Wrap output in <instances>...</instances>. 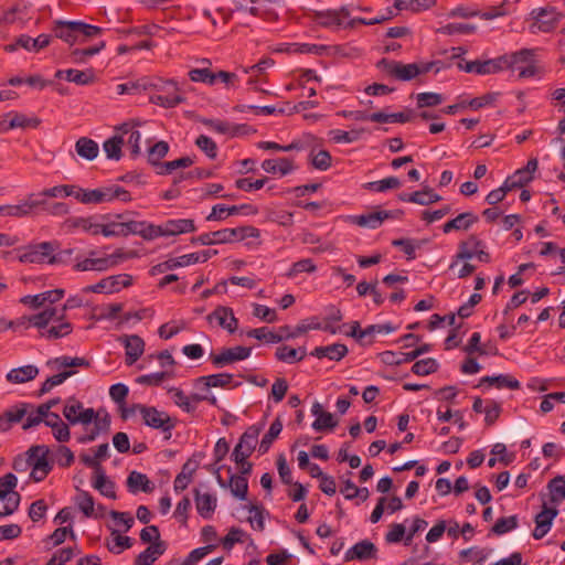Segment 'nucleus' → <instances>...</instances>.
<instances>
[{
    "mask_svg": "<svg viewBox=\"0 0 565 565\" xmlns=\"http://www.w3.org/2000/svg\"><path fill=\"white\" fill-rule=\"evenodd\" d=\"M33 327L39 330V335L46 340H57L73 332V324L64 319L55 307H46L41 312L33 315Z\"/></svg>",
    "mask_w": 565,
    "mask_h": 565,
    "instance_id": "f257e3e1",
    "label": "nucleus"
},
{
    "mask_svg": "<svg viewBox=\"0 0 565 565\" xmlns=\"http://www.w3.org/2000/svg\"><path fill=\"white\" fill-rule=\"evenodd\" d=\"M138 411L142 417L143 424L152 429L161 430L166 439H170L172 430L177 425V419L171 417L167 412L159 411L154 406L135 404L130 409L122 412V418H127L129 413Z\"/></svg>",
    "mask_w": 565,
    "mask_h": 565,
    "instance_id": "f03ea898",
    "label": "nucleus"
},
{
    "mask_svg": "<svg viewBox=\"0 0 565 565\" xmlns=\"http://www.w3.org/2000/svg\"><path fill=\"white\" fill-rule=\"evenodd\" d=\"M248 237H259L258 228L250 225L239 226L235 228H223L212 233H204L196 237H192L191 243L201 245H215L239 242Z\"/></svg>",
    "mask_w": 565,
    "mask_h": 565,
    "instance_id": "7ed1b4c3",
    "label": "nucleus"
},
{
    "mask_svg": "<svg viewBox=\"0 0 565 565\" xmlns=\"http://www.w3.org/2000/svg\"><path fill=\"white\" fill-rule=\"evenodd\" d=\"M534 56L535 50L533 49H522L510 55H502L499 57V60H504L500 63L501 71H518L520 78L532 77L537 72Z\"/></svg>",
    "mask_w": 565,
    "mask_h": 565,
    "instance_id": "20e7f679",
    "label": "nucleus"
},
{
    "mask_svg": "<svg viewBox=\"0 0 565 565\" xmlns=\"http://www.w3.org/2000/svg\"><path fill=\"white\" fill-rule=\"evenodd\" d=\"M529 15L532 21L529 29L533 34L553 32L565 18V14L553 6L534 8Z\"/></svg>",
    "mask_w": 565,
    "mask_h": 565,
    "instance_id": "39448f33",
    "label": "nucleus"
},
{
    "mask_svg": "<svg viewBox=\"0 0 565 565\" xmlns=\"http://www.w3.org/2000/svg\"><path fill=\"white\" fill-rule=\"evenodd\" d=\"M18 479L12 472L0 478V519L13 514L20 505L21 494L14 491Z\"/></svg>",
    "mask_w": 565,
    "mask_h": 565,
    "instance_id": "423d86ee",
    "label": "nucleus"
},
{
    "mask_svg": "<svg viewBox=\"0 0 565 565\" xmlns=\"http://www.w3.org/2000/svg\"><path fill=\"white\" fill-rule=\"evenodd\" d=\"M114 200L127 203L130 202L132 198L129 191L117 184L93 190L84 189V193H82L79 198V202L83 204H99L111 202Z\"/></svg>",
    "mask_w": 565,
    "mask_h": 565,
    "instance_id": "0eeeda50",
    "label": "nucleus"
},
{
    "mask_svg": "<svg viewBox=\"0 0 565 565\" xmlns=\"http://www.w3.org/2000/svg\"><path fill=\"white\" fill-rule=\"evenodd\" d=\"M264 427V424L249 426L239 437L238 444L234 447L232 452V460L239 463L246 460L255 450L258 436Z\"/></svg>",
    "mask_w": 565,
    "mask_h": 565,
    "instance_id": "6e6552de",
    "label": "nucleus"
},
{
    "mask_svg": "<svg viewBox=\"0 0 565 565\" xmlns=\"http://www.w3.org/2000/svg\"><path fill=\"white\" fill-rule=\"evenodd\" d=\"M376 66L390 76L403 82L412 81L419 75L417 63L403 64L402 62L382 58Z\"/></svg>",
    "mask_w": 565,
    "mask_h": 565,
    "instance_id": "1a4fd4ad",
    "label": "nucleus"
},
{
    "mask_svg": "<svg viewBox=\"0 0 565 565\" xmlns=\"http://www.w3.org/2000/svg\"><path fill=\"white\" fill-rule=\"evenodd\" d=\"M44 203L40 201V196L35 194H30L19 204H6L0 205V215L1 216H12V217H25L30 215H36L40 213V206Z\"/></svg>",
    "mask_w": 565,
    "mask_h": 565,
    "instance_id": "9d476101",
    "label": "nucleus"
},
{
    "mask_svg": "<svg viewBox=\"0 0 565 565\" xmlns=\"http://www.w3.org/2000/svg\"><path fill=\"white\" fill-rule=\"evenodd\" d=\"M132 285V277L128 274H119L106 277L95 285L86 286L84 292L96 294H114L118 292L121 288H127Z\"/></svg>",
    "mask_w": 565,
    "mask_h": 565,
    "instance_id": "9b49d317",
    "label": "nucleus"
},
{
    "mask_svg": "<svg viewBox=\"0 0 565 565\" xmlns=\"http://www.w3.org/2000/svg\"><path fill=\"white\" fill-rule=\"evenodd\" d=\"M63 415L71 425H88L96 417L94 408H84L75 397H71L63 408Z\"/></svg>",
    "mask_w": 565,
    "mask_h": 565,
    "instance_id": "f8f14e48",
    "label": "nucleus"
},
{
    "mask_svg": "<svg viewBox=\"0 0 565 565\" xmlns=\"http://www.w3.org/2000/svg\"><path fill=\"white\" fill-rule=\"evenodd\" d=\"M503 60H499V57L486 60V61L476 60V61H471V62L465 61L463 58H461V61L457 64V66L460 71H463L466 73H475L478 75H488V74H495V73L500 72L501 71L500 63Z\"/></svg>",
    "mask_w": 565,
    "mask_h": 565,
    "instance_id": "ddd939ff",
    "label": "nucleus"
},
{
    "mask_svg": "<svg viewBox=\"0 0 565 565\" xmlns=\"http://www.w3.org/2000/svg\"><path fill=\"white\" fill-rule=\"evenodd\" d=\"M250 353V348L237 345L234 348L224 349L218 354L211 353L210 360L216 367H223L227 364H232L236 361H242L249 358Z\"/></svg>",
    "mask_w": 565,
    "mask_h": 565,
    "instance_id": "4468645a",
    "label": "nucleus"
},
{
    "mask_svg": "<svg viewBox=\"0 0 565 565\" xmlns=\"http://www.w3.org/2000/svg\"><path fill=\"white\" fill-rule=\"evenodd\" d=\"M32 407L29 403H19L0 415V431H8L13 424L20 423Z\"/></svg>",
    "mask_w": 565,
    "mask_h": 565,
    "instance_id": "2eb2a0df",
    "label": "nucleus"
},
{
    "mask_svg": "<svg viewBox=\"0 0 565 565\" xmlns=\"http://www.w3.org/2000/svg\"><path fill=\"white\" fill-rule=\"evenodd\" d=\"M377 553V547L374 543L369 540H363L354 544L351 548L345 552L344 561L350 562L353 559L358 561H366L371 558H375Z\"/></svg>",
    "mask_w": 565,
    "mask_h": 565,
    "instance_id": "dca6fc26",
    "label": "nucleus"
},
{
    "mask_svg": "<svg viewBox=\"0 0 565 565\" xmlns=\"http://www.w3.org/2000/svg\"><path fill=\"white\" fill-rule=\"evenodd\" d=\"M195 508L200 516L210 520L217 507V499L212 493H201L199 489L193 490Z\"/></svg>",
    "mask_w": 565,
    "mask_h": 565,
    "instance_id": "f3484780",
    "label": "nucleus"
},
{
    "mask_svg": "<svg viewBox=\"0 0 565 565\" xmlns=\"http://www.w3.org/2000/svg\"><path fill=\"white\" fill-rule=\"evenodd\" d=\"M350 11L348 7H341L339 10H326V11H316L315 20L321 24L322 26H344L342 19L349 18Z\"/></svg>",
    "mask_w": 565,
    "mask_h": 565,
    "instance_id": "a211bd4d",
    "label": "nucleus"
},
{
    "mask_svg": "<svg viewBox=\"0 0 565 565\" xmlns=\"http://www.w3.org/2000/svg\"><path fill=\"white\" fill-rule=\"evenodd\" d=\"M207 319L211 321L215 319L220 327L227 330L230 333H233L237 329L238 321L234 316L232 308L218 306L207 316Z\"/></svg>",
    "mask_w": 565,
    "mask_h": 565,
    "instance_id": "6ab92c4d",
    "label": "nucleus"
},
{
    "mask_svg": "<svg viewBox=\"0 0 565 565\" xmlns=\"http://www.w3.org/2000/svg\"><path fill=\"white\" fill-rule=\"evenodd\" d=\"M125 361L127 365H132L142 355L145 351V341L137 334L126 335L124 338Z\"/></svg>",
    "mask_w": 565,
    "mask_h": 565,
    "instance_id": "aec40b11",
    "label": "nucleus"
},
{
    "mask_svg": "<svg viewBox=\"0 0 565 565\" xmlns=\"http://www.w3.org/2000/svg\"><path fill=\"white\" fill-rule=\"evenodd\" d=\"M52 31L55 38L71 45L74 44L78 38L77 21H54Z\"/></svg>",
    "mask_w": 565,
    "mask_h": 565,
    "instance_id": "412c9836",
    "label": "nucleus"
},
{
    "mask_svg": "<svg viewBox=\"0 0 565 565\" xmlns=\"http://www.w3.org/2000/svg\"><path fill=\"white\" fill-rule=\"evenodd\" d=\"M478 221L479 216L473 212H463L446 222L443 225V232L448 234L451 231H468Z\"/></svg>",
    "mask_w": 565,
    "mask_h": 565,
    "instance_id": "4be33fe9",
    "label": "nucleus"
},
{
    "mask_svg": "<svg viewBox=\"0 0 565 565\" xmlns=\"http://www.w3.org/2000/svg\"><path fill=\"white\" fill-rule=\"evenodd\" d=\"M164 236H175L196 231L192 218L168 220L162 224Z\"/></svg>",
    "mask_w": 565,
    "mask_h": 565,
    "instance_id": "5701e85b",
    "label": "nucleus"
},
{
    "mask_svg": "<svg viewBox=\"0 0 565 565\" xmlns=\"http://www.w3.org/2000/svg\"><path fill=\"white\" fill-rule=\"evenodd\" d=\"M136 227V221H127L120 223L111 222L108 224H102L100 234H103L106 237H126L130 234L135 235Z\"/></svg>",
    "mask_w": 565,
    "mask_h": 565,
    "instance_id": "b1692460",
    "label": "nucleus"
},
{
    "mask_svg": "<svg viewBox=\"0 0 565 565\" xmlns=\"http://www.w3.org/2000/svg\"><path fill=\"white\" fill-rule=\"evenodd\" d=\"M349 350L348 347L343 343H333L326 347H317L311 352L310 355L316 356L318 359L328 358L331 361H340L347 354Z\"/></svg>",
    "mask_w": 565,
    "mask_h": 565,
    "instance_id": "393cba45",
    "label": "nucleus"
},
{
    "mask_svg": "<svg viewBox=\"0 0 565 565\" xmlns=\"http://www.w3.org/2000/svg\"><path fill=\"white\" fill-rule=\"evenodd\" d=\"M49 448L46 446H32L28 450V465L33 470H41L42 468H52V463L47 458Z\"/></svg>",
    "mask_w": 565,
    "mask_h": 565,
    "instance_id": "a878e982",
    "label": "nucleus"
},
{
    "mask_svg": "<svg viewBox=\"0 0 565 565\" xmlns=\"http://www.w3.org/2000/svg\"><path fill=\"white\" fill-rule=\"evenodd\" d=\"M262 169L267 173L287 175L291 173L296 167L294 161L289 158H277L264 160L262 162Z\"/></svg>",
    "mask_w": 565,
    "mask_h": 565,
    "instance_id": "bb28decb",
    "label": "nucleus"
},
{
    "mask_svg": "<svg viewBox=\"0 0 565 565\" xmlns=\"http://www.w3.org/2000/svg\"><path fill=\"white\" fill-rule=\"evenodd\" d=\"M126 483L129 492L131 493H137L138 491L150 493L154 489L153 483L149 480L147 475L138 471H131Z\"/></svg>",
    "mask_w": 565,
    "mask_h": 565,
    "instance_id": "cd10ccee",
    "label": "nucleus"
},
{
    "mask_svg": "<svg viewBox=\"0 0 565 565\" xmlns=\"http://www.w3.org/2000/svg\"><path fill=\"white\" fill-rule=\"evenodd\" d=\"M166 550L167 543L164 541L153 542L136 557L135 565H151Z\"/></svg>",
    "mask_w": 565,
    "mask_h": 565,
    "instance_id": "c85d7f7f",
    "label": "nucleus"
},
{
    "mask_svg": "<svg viewBox=\"0 0 565 565\" xmlns=\"http://www.w3.org/2000/svg\"><path fill=\"white\" fill-rule=\"evenodd\" d=\"M385 220H387V213H385L384 210L352 216V221L355 225L372 230L380 227Z\"/></svg>",
    "mask_w": 565,
    "mask_h": 565,
    "instance_id": "c756f323",
    "label": "nucleus"
},
{
    "mask_svg": "<svg viewBox=\"0 0 565 565\" xmlns=\"http://www.w3.org/2000/svg\"><path fill=\"white\" fill-rule=\"evenodd\" d=\"M233 380L230 373H218L212 375L200 376L195 380V386L203 385V391L209 392L211 387H225Z\"/></svg>",
    "mask_w": 565,
    "mask_h": 565,
    "instance_id": "7c9ffc66",
    "label": "nucleus"
},
{
    "mask_svg": "<svg viewBox=\"0 0 565 565\" xmlns=\"http://www.w3.org/2000/svg\"><path fill=\"white\" fill-rule=\"evenodd\" d=\"M51 39V35L44 33L35 39L28 34H21L18 36V44L29 52H39L50 45Z\"/></svg>",
    "mask_w": 565,
    "mask_h": 565,
    "instance_id": "2f4dec72",
    "label": "nucleus"
},
{
    "mask_svg": "<svg viewBox=\"0 0 565 565\" xmlns=\"http://www.w3.org/2000/svg\"><path fill=\"white\" fill-rule=\"evenodd\" d=\"M320 328H321V323L318 321V319L311 318L310 322H307V320L301 321L292 331L290 330L289 326L280 327L279 331L282 333V339L288 340V339H295V338L299 337L300 334L308 332L309 330H316V329H320Z\"/></svg>",
    "mask_w": 565,
    "mask_h": 565,
    "instance_id": "473e14b6",
    "label": "nucleus"
},
{
    "mask_svg": "<svg viewBox=\"0 0 565 565\" xmlns=\"http://www.w3.org/2000/svg\"><path fill=\"white\" fill-rule=\"evenodd\" d=\"M39 374V369L34 365H24L12 369L7 374V381L14 384H21L33 380Z\"/></svg>",
    "mask_w": 565,
    "mask_h": 565,
    "instance_id": "72a5a7b5",
    "label": "nucleus"
},
{
    "mask_svg": "<svg viewBox=\"0 0 565 565\" xmlns=\"http://www.w3.org/2000/svg\"><path fill=\"white\" fill-rule=\"evenodd\" d=\"M75 150L79 157L88 161H92L95 158H97L99 153L98 143L88 137L78 138L75 143Z\"/></svg>",
    "mask_w": 565,
    "mask_h": 565,
    "instance_id": "f704fd0d",
    "label": "nucleus"
},
{
    "mask_svg": "<svg viewBox=\"0 0 565 565\" xmlns=\"http://www.w3.org/2000/svg\"><path fill=\"white\" fill-rule=\"evenodd\" d=\"M60 244L57 242H42L36 244V248L40 250L41 257L44 258V263L49 264H57L62 260V254H71L72 250H64L58 254H54V252L58 248Z\"/></svg>",
    "mask_w": 565,
    "mask_h": 565,
    "instance_id": "c9c22d12",
    "label": "nucleus"
},
{
    "mask_svg": "<svg viewBox=\"0 0 565 565\" xmlns=\"http://www.w3.org/2000/svg\"><path fill=\"white\" fill-rule=\"evenodd\" d=\"M75 504L83 512L86 518H98V514L95 513V501L93 495L85 491L77 489V494L75 497Z\"/></svg>",
    "mask_w": 565,
    "mask_h": 565,
    "instance_id": "e433bc0d",
    "label": "nucleus"
},
{
    "mask_svg": "<svg viewBox=\"0 0 565 565\" xmlns=\"http://www.w3.org/2000/svg\"><path fill=\"white\" fill-rule=\"evenodd\" d=\"M489 384L494 385L497 388H510V390H519L521 387L520 382L508 374H499L497 376H483L480 380V384Z\"/></svg>",
    "mask_w": 565,
    "mask_h": 565,
    "instance_id": "4c0bfd02",
    "label": "nucleus"
},
{
    "mask_svg": "<svg viewBox=\"0 0 565 565\" xmlns=\"http://www.w3.org/2000/svg\"><path fill=\"white\" fill-rule=\"evenodd\" d=\"M436 4V0H395L394 9L397 11L420 12L428 10Z\"/></svg>",
    "mask_w": 565,
    "mask_h": 565,
    "instance_id": "58836bf2",
    "label": "nucleus"
},
{
    "mask_svg": "<svg viewBox=\"0 0 565 565\" xmlns=\"http://www.w3.org/2000/svg\"><path fill=\"white\" fill-rule=\"evenodd\" d=\"M282 430V422L277 417L270 425L268 431L264 435L260 440L258 451L260 455H265L271 447L275 439L279 436Z\"/></svg>",
    "mask_w": 565,
    "mask_h": 565,
    "instance_id": "ea45409f",
    "label": "nucleus"
},
{
    "mask_svg": "<svg viewBox=\"0 0 565 565\" xmlns=\"http://www.w3.org/2000/svg\"><path fill=\"white\" fill-rule=\"evenodd\" d=\"M136 225L137 227L135 235H139L146 241H152L154 238L164 236L162 224L154 225L146 221H136Z\"/></svg>",
    "mask_w": 565,
    "mask_h": 565,
    "instance_id": "a19ab883",
    "label": "nucleus"
},
{
    "mask_svg": "<svg viewBox=\"0 0 565 565\" xmlns=\"http://www.w3.org/2000/svg\"><path fill=\"white\" fill-rule=\"evenodd\" d=\"M93 487L98 490L100 494L109 499H116L115 483L106 477L104 469L95 472Z\"/></svg>",
    "mask_w": 565,
    "mask_h": 565,
    "instance_id": "79ce46f5",
    "label": "nucleus"
},
{
    "mask_svg": "<svg viewBox=\"0 0 565 565\" xmlns=\"http://www.w3.org/2000/svg\"><path fill=\"white\" fill-rule=\"evenodd\" d=\"M201 122L204 126L209 127L210 129H212L218 134H224V135L228 134L232 136L237 135L241 131V129L244 127L241 125H231L230 122L224 121V120L209 119V118L201 119Z\"/></svg>",
    "mask_w": 565,
    "mask_h": 565,
    "instance_id": "37998d69",
    "label": "nucleus"
},
{
    "mask_svg": "<svg viewBox=\"0 0 565 565\" xmlns=\"http://www.w3.org/2000/svg\"><path fill=\"white\" fill-rule=\"evenodd\" d=\"M550 491V501L554 504H559L565 500V478L563 476H556L551 479L547 483Z\"/></svg>",
    "mask_w": 565,
    "mask_h": 565,
    "instance_id": "c03bdc74",
    "label": "nucleus"
},
{
    "mask_svg": "<svg viewBox=\"0 0 565 565\" xmlns=\"http://www.w3.org/2000/svg\"><path fill=\"white\" fill-rule=\"evenodd\" d=\"M124 145L122 136H113L103 143L106 157L110 160H119L122 157L121 147Z\"/></svg>",
    "mask_w": 565,
    "mask_h": 565,
    "instance_id": "a18cd8bd",
    "label": "nucleus"
},
{
    "mask_svg": "<svg viewBox=\"0 0 565 565\" xmlns=\"http://www.w3.org/2000/svg\"><path fill=\"white\" fill-rule=\"evenodd\" d=\"M246 335L260 341H265L267 343H279L284 341L282 333L280 331L276 333L266 327L250 329L246 332Z\"/></svg>",
    "mask_w": 565,
    "mask_h": 565,
    "instance_id": "49530a36",
    "label": "nucleus"
},
{
    "mask_svg": "<svg viewBox=\"0 0 565 565\" xmlns=\"http://www.w3.org/2000/svg\"><path fill=\"white\" fill-rule=\"evenodd\" d=\"M12 116L11 120L8 122V127L15 129V128H38L41 124V119L38 117L29 118L23 114L20 113H8L6 115Z\"/></svg>",
    "mask_w": 565,
    "mask_h": 565,
    "instance_id": "de8ad7c7",
    "label": "nucleus"
},
{
    "mask_svg": "<svg viewBox=\"0 0 565 565\" xmlns=\"http://www.w3.org/2000/svg\"><path fill=\"white\" fill-rule=\"evenodd\" d=\"M227 487L231 488L232 494L239 500L247 499L248 481L245 476L232 475Z\"/></svg>",
    "mask_w": 565,
    "mask_h": 565,
    "instance_id": "09e8293b",
    "label": "nucleus"
},
{
    "mask_svg": "<svg viewBox=\"0 0 565 565\" xmlns=\"http://www.w3.org/2000/svg\"><path fill=\"white\" fill-rule=\"evenodd\" d=\"M169 152V145L167 141H158L148 150V162L160 169L161 159H163Z\"/></svg>",
    "mask_w": 565,
    "mask_h": 565,
    "instance_id": "8fccbe9b",
    "label": "nucleus"
},
{
    "mask_svg": "<svg viewBox=\"0 0 565 565\" xmlns=\"http://www.w3.org/2000/svg\"><path fill=\"white\" fill-rule=\"evenodd\" d=\"M298 353L299 350H296L295 348L281 345L276 349L275 356L278 361L291 364L303 360L307 354L306 350H302L301 355H298Z\"/></svg>",
    "mask_w": 565,
    "mask_h": 565,
    "instance_id": "3c124183",
    "label": "nucleus"
},
{
    "mask_svg": "<svg viewBox=\"0 0 565 565\" xmlns=\"http://www.w3.org/2000/svg\"><path fill=\"white\" fill-rule=\"evenodd\" d=\"M402 182L397 177H388L380 181H372L363 184V188L370 191L385 192L391 189L401 188Z\"/></svg>",
    "mask_w": 565,
    "mask_h": 565,
    "instance_id": "603ef678",
    "label": "nucleus"
},
{
    "mask_svg": "<svg viewBox=\"0 0 565 565\" xmlns=\"http://www.w3.org/2000/svg\"><path fill=\"white\" fill-rule=\"evenodd\" d=\"M51 418L54 419V424H49V427H51L54 438L60 443L68 441L71 438L68 425L61 419L58 414L51 415Z\"/></svg>",
    "mask_w": 565,
    "mask_h": 565,
    "instance_id": "864d4df0",
    "label": "nucleus"
},
{
    "mask_svg": "<svg viewBox=\"0 0 565 565\" xmlns=\"http://www.w3.org/2000/svg\"><path fill=\"white\" fill-rule=\"evenodd\" d=\"M109 268L108 262L106 257L102 258H86L82 262H78L74 269L77 271H87V270H97L105 271Z\"/></svg>",
    "mask_w": 565,
    "mask_h": 565,
    "instance_id": "5fc2aeb1",
    "label": "nucleus"
},
{
    "mask_svg": "<svg viewBox=\"0 0 565 565\" xmlns=\"http://www.w3.org/2000/svg\"><path fill=\"white\" fill-rule=\"evenodd\" d=\"M426 242L427 239H422L415 244V241L411 238H397L392 242V245L402 248L407 259L412 260L416 258V248H419Z\"/></svg>",
    "mask_w": 565,
    "mask_h": 565,
    "instance_id": "6e6d98bb",
    "label": "nucleus"
},
{
    "mask_svg": "<svg viewBox=\"0 0 565 565\" xmlns=\"http://www.w3.org/2000/svg\"><path fill=\"white\" fill-rule=\"evenodd\" d=\"M477 30V25L471 23H448L446 25L440 26L437 32L446 35L454 34H471Z\"/></svg>",
    "mask_w": 565,
    "mask_h": 565,
    "instance_id": "4d7b16f0",
    "label": "nucleus"
},
{
    "mask_svg": "<svg viewBox=\"0 0 565 565\" xmlns=\"http://www.w3.org/2000/svg\"><path fill=\"white\" fill-rule=\"evenodd\" d=\"M366 131L365 128L352 129L350 131H344L340 129L331 130L332 139L337 143H351L360 139L361 135Z\"/></svg>",
    "mask_w": 565,
    "mask_h": 565,
    "instance_id": "13d9d810",
    "label": "nucleus"
},
{
    "mask_svg": "<svg viewBox=\"0 0 565 565\" xmlns=\"http://www.w3.org/2000/svg\"><path fill=\"white\" fill-rule=\"evenodd\" d=\"M75 373L76 372L74 370H65L63 372H60L58 374L47 377L43 382L39 391V395H44L49 393L54 386L62 384L65 380L73 376Z\"/></svg>",
    "mask_w": 565,
    "mask_h": 565,
    "instance_id": "bf43d9fd",
    "label": "nucleus"
},
{
    "mask_svg": "<svg viewBox=\"0 0 565 565\" xmlns=\"http://www.w3.org/2000/svg\"><path fill=\"white\" fill-rule=\"evenodd\" d=\"M411 199L415 204L430 205L433 203L439 202L441 196L435 193L433 189L426 186L420 191L413 192V196Z\"/></svg>",
    "mask_w": 565,
    "mask_h": 565,
    "instance_id": "052dcab7",
    "label": "nucleus"
},
{
    "mask_svg": "<svg viewBox=\"0 0 565 565\" xmlns=\"http://www.w3.org/2000/svg\"><path fill=\"white\" fill-rule=\"evenodd\" d=\"M188 75L190 79L195 83H204L207 85H214L216 83L214 73L207 66L192 68L189 71Z\"/></svg>",
    "mask_w": 565,
    "mask_h": 565,
    "instance_id": "680f3d73",
    "label": "nucleus"
},
{
    "mask_svg": "<svg viewBox=\"0 0 565 565\" xmlns=\"http://www.w3.org/2000/svg\"><path fill=\"white\" fill-rule=\"evenodd\" d=\"M557 514L558 510L556 508H548L546 502H543L542 511L534 518L535 525L551 529L553 520L557 516Z\"/></svg>",
    "mask_w": 565,
    "mask_h": 565,
    "instance_id": "e2e57ef3",
    "label": "nucleus"
},
{
    "mask_svg": "<svg viewBox=\"0 0 565 565\" xmlns=\"http://www.w3.org/2000/svg\"><path fill=\"white\" fill-rule=\"evenodd\" d=\"M438 362L433 358L416 361L412 366V372L416 375L424 376L437 372Z\"/></svg>",
    "mask_w": 565,
    "mask_h": 565,
    "instance_id": "0e129e2a",
    "label": "nucleus"
},
{
    "mask_svg": "<svg viewBox=\"0 0 565 565\" xmlns=\"http://www.w3.org/2000/svg\"><path fill=\"white\" fill-rule=\"evenodd\" d=\"M193 163H194V160L191 157H189V156L181 157L179 159H175L172 161H167V162H163L162 164H160V170H158L157 173L161 174V175L170 174L175 169L188 168V167H191Z\"/></svg>",
    "mask_w": 565,
    "mask_h": 565,
    "instance_id": "69168bd1",
    "label": "nucleus"
},
{
    "mask_svg": "<svg viewBox=\"0 0 565 565\" xmlns=\"http://www.w3.org/2000/svg\"><path fill=\"white\" fill-rule=\"evenodd\" d=\"M65 79L77 85H88L94 81V75L90 71L79 70H65Z\"/></svg>",
    "mask_w": 565,
    "mask_h": 565,
    "instance_id": "338daca9",
    "label": "nucleus"
},
{
    "mask_svg": "<svg viewBox=\"0 0 565 565\" xmlns=\"http://www.w3.org/2000/svg\"><path fill=\"white\" fill-rule=\"evenodd\" d=\"M19 255L18 259L21 263H30V264H42L44 263V258L41 257L40 250L36 248V244L29 245L23 249H18Z\"/></svg>",
    "mask_w": 565,
    "mask_h": 565,
    "instance_id": "774afa93",
    "label": "nucleus"
}]
</instances>
